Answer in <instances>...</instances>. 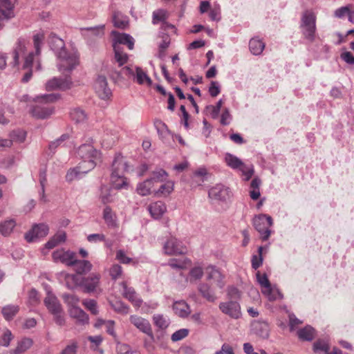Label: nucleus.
<instances>
[{"instance_id": "49530a36", "label": "nucleus", "mask_w": 354, "mask_h": 354, "mask_svg": "<svg viewBox=\"0 0 354 354\" xmlns=\"http://www.w3.org/2000/svg\"><path fill=\"white\" fill-rule=\"evenodd\" d=\"M154 125L156 129H157L158 133L162 138H165L170 134L167 126L161 120H156L154 122Z\"/></svg>"}, {"instance_id": "4468645a", "label": "nucleus", "mask_w": 354, "mask_h": 354, "mask_svg": "<svg viewBox=\"0 0 354 354\" xmlns=\"http://www.w3.org/2000/svg\"><path fill=\"white\" fill-rule=\"evenodd\" d=\"M130 322L140 331L153 338V331L149 322L138 315H131L129 317Z\"/></svg>"}, {"instance_id": "20e7f679", "label": "nucleus", "mask_w": 354, "mask_h": 354, "mask_svg": "<svg viewBox=\"0 0 354 354\" xmlns=\"http://www.w3.org/2000/svg\"><path fill=\"white\" fill-rule=\"evenodd\" d=\"M57 99L54 94L44 95L37 97V104L30 111L32 115L37 119H46L50 117L54 111L52 106L47 104Z\"/></svg>"}, {"instance_id": "13d9d810", "label": "nucleus", "mask_w": 354, "mask_h": 354, "mask_svg": "<svg viewBox=\"0 0 354 354\" xmlns=\"http://www.w3.org/2000/svg\"><path fill=\"white\" fill-rule=\"evenodd\" d=\"M109 274L112 279L116 280L117 279L121 277L122 274V268L120 265L114 264L110 268Z\"/></svg>"}, {"instance_id": "e2e57ef3", "label": "nucleus", "mask_w": 354, "mask_h": 354, "mask_svg": "<svg viewBox=\"0 0 354 354\" xmlns=\"http://www.w3.org/2000/svg\"><path fill=\"white\" fill-rule=\"evenodd\" d=\"M77 348H78V346H77V342H73L71 344L67 345L58 354H77Z\"/></svg>"}, {"instance_id": "f257e3e1", "label": "nucleus", "mask_w": 354, "mask_h": 354, "mask_svg": "<svg viewBox=\"0 0 354 354\" xmlns=\"http://www.w3.org/2000/svg\"><path fill=\"white\" fill-rule=\"evenodd\" d=\"M206 280L212 281L200 283L198 290L202 297L209 302H214L217 299L214 288L222 290L225 285V276L216 266L209 265L205 268Z\"/></svg>"}, {"instance_id": "58836bf2", "label": "nucleus", "mask_w": 354, "mask_h": 354, "mask_svg": "<svg viewBox=\"0 0 354 354\" xmlns=\"http://www.w3.org/2000/svg\"><path fill=\"white\" fill-rule=\"evenodd\" d=\"M205 273V270L201 266H195L191 268L189 272L190 282L200 280Z\"/></svg>"}, {"instance_id": "2f4dec72", "label": "nucleus", "mask_w": 354, "mask_h": 354, "mask_svg": "<svg viewBox=\"0 0 354 354\" xmlns=\"http://www.w3.org/2000/svg\"><path fill=\"white\" fill-rule=\"evenodd\" d=\"M33 344L32 339L28 337L22 338L17 344V347L12 351L13 354H21L29 349Z\"/></svg>"}, {"instance_id": "bf43d9fd", "label": "nucleus", "mask_w": 354, "mask_h": 354, "mask_svg": "<svg viewBox=\"0 0 354 354\" xmlns=\"http://www.w3.org/2000/svg\"><path fill=\"white\" fill-rule=\"evenodd\" d=\"M256 275L257 281L262 287V289L268 288L270 285H271L266 274H261L259 272H257Z\"/></svg>"}, {"instance_id": "39448f33", "label": "nucleus", "mask_w": 354, "mask_h": 354, "mask_svg": "<svg viewBox=\"0 0 354 354\" xmlns=\"http://www.w3.org/2000/svg\"><path fill=\"white\" fill-rule=\"evenodd\" d=\"M100 274L93 273L87 277L82 278L80 283H77V277L75 274H68L66 277V285L68 288H73L68 283V281L71 280L76 285H78L84 288V292L87 293L97 292L100 283Z\"/></svg>"}, {"instance_id": "f3484780", "label": "nucleus", "mask_w": 354, "mask_h": 354, "mask_svg": "<svg viewBox=\"0 0 354 354\" xmlns=\"http://www.w3.org/2000/svg\"><path fill=\"white\" fill-rule=\"evenodd\" d=\"M208 196L212 201H225L229 198L230 191L224 185L218 184L209 189Z\"/></svg>"}, {"instance_id": "ddd939ff", "label": "nucleus", "mask_w": 354, "mask_h": 354, "mask_svg": "<svg viewBox=\"0 0 354 354\" xmlns=\"http://www.w3.org/2000/svg\"><path fill=\"white\" fill-rule=\"evenodd\" d=\"M64 76V77H53L48 80L46 84V89L53 91L56 89L65 90L69 88L72 84L71 76Z\"/></svg>"}, {"instance_id": "9b49d317", "label": "nucleus", "mask_w": 354, "mask_h": 354, "mask_svg": "<svg viewBox=\"0 0 354 354\" xmlns=\"http://www.w3.org/2000/svg\"><path fill=\"white\" fill-rule=\"evenodd\" d=\"M48 226L44 223L35 224L32 229L25 234V239L28 243L34 242L37 239L46 236L48 233Z\"/></svg>"}, {"instance_id": "4be33fe9", "label": "nucleus", "mask_w": 354, "mask_h": 354, "mask_svg": "<svg viewBox=\"0 0 354 354\" xmlns=\"http://www.w3.org/2000/svg\"><path fill=\"white\" fill-rule=\"evenodd\" d=\"M121 285L123 288V296L133 305L140 307L142 301L138 297L135 290L131 287H128L125 282H122Z\"/></svg>"}, {"instance_id": "79ce46f5", "label": "nucleus", "mask_w": 354, "mask_h": 354, "mask_svg": "<svg viewBox=\"0 0 354 354\" xmlns=\"http://www.w3.org/2000/svg\"><path fill=\"white\" fill-rule=\"evenodd\" d=\"M113 47L115 52V61L119 66H122L127 62L128 55L121 50L120 46L113 44Z\"/></svg>"}, {"instance_id": "6e6d98bb", "label": "nucleus", "mask_w": 354, "mask_h": 354, "mask_svg": "<svg viewBox=\"0 0 354 354\" xmlns=\"http://www.w3.org/2000/svg\"><path fill=\"white\" fill-rule=\"evenodd\" d=\"M222 104H223V100H219L215 106L209 105L206 107L207 109L210 111L211 116L213 118H216L218 117L219 112L221 111Z\"/></svg>"}, {"instance_id": "f8f14e48", "label": "nucleus", "mask_w": 354, "mask_h": 354, "mask_svg": "<svg viewBox=\"0 0 354 354\" xmlns=\"http://www.w3.org/2000/svg\"><path fill=\"white\" fill-rule=\"evenodd\" d=\"M165 254L169 255L182 254L186 252V248L182 242L175 237L169 238L163 247Z\"/></svg>"}, {"instance_id": "a18cd8bd", "label": "nucleus", "mask_w": 354, "mask_h": 354, "mask_svg": "<svg viewBox=\"0 0 354 354\" xmlns=\"http://www.w3.org/2000/svg\"><path fill=\"white\" fill-rule=\"evenodd\" d=\"M167 177V173L165 170L159 169L158 170L153 171L151 174V176L148 179L151 180V182L155 183L164 181L166 180Z\"/></svg>"}, {"instance_id": "7c9ffc66", "label": "nucleus", "mask_w": 354, "mask_h": 354, "mask_svg": "<svg viewBox=\"0 0 354 354\" xmlns=\"http://www.w3.org/2000/svg\"><path fill=\"white\" fill-rule=\"evenodd\" d=\"M75 270L77 274H82L89 272L92 268V264L86 260H77L75 259L73 264Z\"/></svg>"}, {"instance_id": "8fccbe9b", "label": "nucleus", "mask_w": 354, "mask_h": 354, "mask_svg": "<svg viewBox=\"0 0 354 354\" xmlns=\"http://www.w3.org/2000/svg\"><path fill=\"white\" fill-rule=\"evenodd\" d=\"M262 250L263 247L260 246L258 248L259 254H254L252 257V268L254 270H257L263 263Z\"/></svg>"}, {"instance_id": "864d4df0", "label": "nucleus", "mask_w": 354, "mask_h": 354, "mask_svg": "<svg viewBox=\"0 0 354 354\" xmlns=\"http://www.w3.org/2000/svg\"><path fill=\"white\" fill-rule=\"evenodd\" d=\"M44 39V35L42 32L37 33L33 36V43L37 55L40 53L41 46Z\"/></svg>"}, {"instance_id": "774afa93", "label": "nucleus", "mask_w": 354, "mask_h": 354, "mask_svg": "<svg viewBox=\"0 0 354 354\" xmlns=\"http://www.w3.org/2000/svg\"><path fill=\"white\" fill-rule=\"evenodd\" d=\"M186 261L178 259H171L169 261V266L174 269H184L186 268Z\"/></svg>"}, {"instance_id": "ea45409f", "label": "nucleus", "mask_w": 354, "mask_h": 354, "mask_svg": "<svg viewBox=\"0 0 354 354\" xmlns=\"http://www.w3.org/2000/svg\"><path fill=\"white\" fill-rule=\"evenodd\" d=\"M174 190V183L171 181H167L162 184L160 188L154 191V194L158 196H167Z\"/></svg>"}, {"instance_id": "c03bdc74", "label": "nucleus", "mask_w": 354, "mask_h": 354, "mask_svg": "<svg viewBox=\"0 0 354 354\" xmlns=\"http://www.w3.org/2000/svg\"><path fill=\"white\" fill-rule=\"evenodd\" d=\"M153 321L157 327L160 329H165L167 328L169 324V320L162 315L156 314L153 316Z\"/></svg>"}, {"instance_id": "aec40b11", "label": "nucleus", "mask_w": 354, "mask_h": 354, "mask_svg": "<svg viewBox=\"0 0 354 354\" xmlns=\"http://www.w3.org/2000/svg\"><path fill=\"white\" fill-rule=\"evenodd\" d=\"M44 304L51 314L57 313L63 310L56 296L50 290L47 291V296L44 299Z\"/></svg>"}, {"instance_id": "a19ab883", "label": "nucleus", "mask_w": 354, "mask_h": 354, "mask_svg": "<svg viewBox=\"0 0 354 354\" xmlns=\"http://www.w3.org/2000/svg\"><path fill=\"white\" fill-rule=\"evenodd\" d=\"M70 116L72 120L76 123L83 122L86 118V114L84 111L80 108H75L70 112Z\"/></svg>"}, {"instance_id": "c9c22d12", "label": "nucleus", "mask_w": 354, "mask_h": 354, "mask_svg": "<svg viewBox=\"0 0 354 354\" xmlns=\"http://www.w3.org/2000/svg\"><path fill=\"white\" fill-rule=\"evenodd\" d=\"M153 183L151 180L147 179L144 182L138 185L137 192L141 196H147L151 194V190L153 187Z\"/></svg>"}, {"instance_id": "69168bd1", "label": "nucleus", "mask_w": 354, "mask_h": 354, "mask_svg": "<svg viewBox=\"0 0 354 354\" xmlns=\"http://www.w3.org/2000/svg\"><path fill=\"white\" fill-rule=\"evenodd\" d=\"M100 198L104 204L111 203L113 201L110 190L107 187H104L102 189Z\"/></svg>"}, {"instance_id": "3c124183", "label": "nucleus", "mask_w": 354, "mask_h": 354, "mask_svg": "<svg viewBox=\"0 0 354 354\" xmlns=\"http://www.w3.org/2000/svg\"><path fill=\"white\" fill-rule=\"evenodd\" d=\"M103 218L106 223L109 226H114L115 225V221L114 219V215L112 212L111 209L109 207H106L103 212Z\"/></svg>"}, {"instance_id": "603ef678", "label": "nucleus", "mask_w": 354, "mask_h": 354, "mask_svg": "<svg viewBox=\"0 0 354 354\" xmlns=\"http://www.w3.org/2000/svg\"><path fill=\"white\" fill-rule=\"evenodd\" d=\"M118 354H141L138 350L132 349L128 344H120L117 346Z\"/></svg>"}, {"instance_id": "09e8293b", "label": "nucleus", "mask_w": 354, "mask_h": 354, "mask_svg": "<svg viewBox=\"0 0 354 354\" xmlns=\"http://www.w3.org/2000/svg\"><path fill=\"white\" fill-rule=\"evenodd\" d=\"M62 298L66 304L70 307H77L80 299L77 296L73 294H64Z\"/></svg>"}, {"instance_id": "052dcab7", "label": "nucleus", "mask_w": 354, "mask_h": 354, "mask_svg": "<svg viewBox=\"0 0 354 354\" xmlns=\"http://www.w3.org/2000/svg\"><path fill=\"white\" fill-rule=\"evenodd\" d=\"M113 186L116 189H120L126 188L127 187V178L122 176V177L118 178V179H111Z\"/></svg>"}, {"instance_id": "6e6552de", "label": "nucleus", "mask_w": 354, "mask_h": 354, "mask_svg": "<svg viewBox=\"0 0 354 354\" xmlns=\"http://www.w3.org/2000/svg\"><path fill=\"white\" fill-rule=\"evenodd\" d=\"M225 162L231 168L239 169L241 171L242 174L245 176V180H248L253 175L254 169L252 166L246 165L239 158L232 154L227 153L225 155Z\"/></svg>"}, {"instance_id": "1a4fd4ad", "label": "nucleus", "mask_w": 354, "mask_h": 354, "mask_svg": "<svg viewBox=\"0 0 354 354\" xmlns=\"http://www.w3.org/2000/svg\"><path fill=\"white\" fill-rule=\"evenodd\" d=\"M93 168L94 165L92 162H90L88 165H85V162H80L75 167L71 168L68 170L66 174V180L71 183L75 180L80 179L84 174H87Z\"/></svg>"}, {"instance_id": "e433bc0d", "label": "nucleus", "mask_w": 354, "mask_h": 354, "mask_svg": "<svg viewBox=\"0 0 354 354\" xmlns=\"http://www.w3.org/2000/svg\"><path fill=\"white\" fill-rule=\"evenodd\" d=\"M168 12L164 9H158L153 12L152 15V23L153 24H158L162 22V24L168 19Z\"/></svg>"}, {"instance_id": "a211bd4d", "label": "nucleus", "mask_w": 354, "mask_h": 354, "mask_svg": "<svg viewBox=\"0 0 354 354\" xmlns=\"http://www.w3.org/2000/svg\"><path fill=\"white\" fill-rule=\"evenodd\" d=\"M53 258L56 262L60 261L68 266H72L75 263V253L69 250H58L53 253Z\"/></svg>"}, {"instance_id": "4d7b16f0", "label": "nucleus", "mask_w": 354, "mask_h": 354, "mask_svg": "<svg viewBox=\"0 0 354 354\" xmlns=\"http://www.w3.org/2000/svg\"><path fill=\"white\" fill-rule=\"evenodd\" d=\"M189 334V330L186 328L180 329L174 333L171 337L173 342H178L186 337Z\"/></svg>"}, {"instance_id": "c85d7f7f", "label": "nucleus", "mask_w": 354, "mask_h": 354, "mask_svg": "<svg viewBox=\"0 0 354 354\" xmlns=\"http://www.w3.org/2000/svg\"><path fill=\"white\" fill-rule=\"evenodd\" d=\"M16 226L15 220L10 218L0 222V233L3 236H9Z\"/></svg>"}, {"instance_id": "72a5a7b5", "label": "nucleus", "mask_w": 354, "mask_h": 354, "mask_svg": "<svg viewBox=\"0 0 354 354\" xmlns=\"http://www.w3.org/2000/svg\"><path fill=\"white\" fill-rule=\"evenodd\" d=\"M113 23L116 28L124 29L128 25V20L121 12H115L113 15Z\"/></svg>"}, {"instance_id": "f03ea898", "label": "nucleus", "mask_w": 354, "mask_h": 354, "mask_svg": "<svg viewBox=\"0 0 354 354\" xmlns=\"http://www.w3.org/2000/svg\"><path fill=\"white\" fill-rule=\"evenodd\" d=\"M57 57V67L63 75L71 76V72L79 65V55L75 49H67L59 53Z\"/></svg>"}, {"instance_id": "37998d69", "label": "nucleus", "mask_w": 354, "mask_h": 354, "mask_svg": "<svg viewBox=\"0 0 354 354\" xmlns=\"http://www.w3.org/2000/svg\"><path fill=\"white\" fill-rule=\"evenodd\" d=\"M136 79L139 84H142L145 82H146L148 85H151L152 83L151 78L139 67L136 68Z\"/></svg>"}, {"instance_id": "2eb2a0df", "label": "nucleus", "mask_w": 354, "mask_h": 354, "mask_svg": "<svg viewBox=\"0 0 354 354\" xmlns=\"http://www.w3.org/2000/svg\"><path fill=\"white\" fill-rule=\"evenodd\" d=\"M94 88L97 95L102 100L109 99L112 93L108 87L106 78L103 75H99L96 79Z\"/></svg>"}, {"instance_id": "5fc2aeb1", "label": "nucleus", "mask_w": 354, "mask_h": 354, "mask_svg": "<svg viewBox=\"0 0 354 354\" xmlns=\"http://www.w3.org/2000/svg\"><path fill=\"white\" fill-rule=\"evenodd\" d=\"M83 305L93 315L98 313L97 302L94 299H86L82 302Z\"/></svg>"}, {"instance_id": "de8ad7c7", "label": "nucleus", "mask_w": 354, "mask_h": 354, "mask_svg": "<svg viewBox=\"0 0 354 354\" xmlns=\"http://www.w3.org/2000/svg\"><path fill=\"white\" fill-rule=\"evenodd\" d=\"M0 8L3 15L6 18H10L12 5L10 0H0Z\"/></svg>"}, {"instance_id": "b1692460", "label": "nucleus", "mask_w": 354, "mask_h": 354, "mask_svg": "<svg viewBox=\"0 0 354 354\" xmlns=\"http://www.w3.org/2000/svg\"><path fill=\"white\" fill-rule=\"evenodd\" d=\"M173 310L176 315L182 318L187 317L191 313L189 306L183 300L175 301Z\"/></svg>"}, {"instance_id": "f704fd0d", "label": "nucleus", "mask_w": 354, "mask_h": 354, "mask_svg": "<svg viewBox=\"0 0 354 354\" xmlns=\"http://www.w3.org/2000/svg\"><path fill=\"white\" fill-rule=\"evenodd\" d=\"M299 339L304 341H311L315 336V330L310 326H306L297 332Z\"/></svg>"}, {"instance_id": "6ab92c4d", "label": "nucleus", "mask_w": 354, "mask_h": 354, "mask_svg": "<svg viewBox=\"0 0 354 354\" xmlns=\"http://www.w3.org/2000/svg\"><path fill=\"white\" fill-rule=\"evenodd\" d=\"M113 45L115 44L120 46L121 44L127 45L129 50L134 47V39L129 34L120 33L117 31H112Z\"/></svg>"}, {"instance_id": "473e14b6", "label": "nucleus", "mask_w": 354, "mask_h": 354, "mask_svg": "<svg viewBox=\"0 0 354 354\" xmlns=\"http://www.w3.org/2000/svg\"><path fill=\"white\" fill-rule=\"evenodd\" d=\"M19 310V307L17 305L10 304L2 308L1 313L5 319L9 321L14 318Z\"/></svg>"}, {"instance_id": "393cba45", "label": "nucleus", "mask_w": 354, "mask_h": 354, "mask_svg": "<svg viewBox=\"0 0 354 354\" xmlns=\"http://www.w3.org/2000/svg\"><path fill=\"white\" fill-rule=\"evenodd\" d=\"M148 209L151 216L155 219L160 218L167 210L165 204L162 201H157L150 204Z\"/></svg>"}, {"instance_id": "5701e85b", "label": "nucleus", "mask_w": 354, "mask_h": 354, "mask_svg": "<svg viewBox=\"0 0 354 354\" xmlns=\"http://www.w3.org/2000/svg\"><path fill=\"white\" fill-rule=\"evenodd\" d=\"M48 43L50 48L54 51L55 56H57L59 53L66 51L67 50V48L65 47V43L64 40L53 33L50 35Z\"/></svg>"}, {"instance_id": "c756f323", "label": "nucleus", "mask_w": 354, "mask_h": 354, "mask_svg": "<svg viewBox=\"0 0 354 354\" xmlns=\"http://www.w3.org/2000/svg\"><path fill=\"white\" fill-rule=\"evenodd\" d=\"M250 52L254 55H259L265 48V44L258 38H252L249 42Z\"/></svg>"}, {"instance_id": "0eeeda50", "label": "nucleus", "mask_w": 354, "mask_h": 354, "mask_svg": "<svg viewBox=\"0 0 354 354\" xmlns=\"http://www.w3.org/2000/svg\"><path fill=\"white\" fill-rule=\"evenodd\" d=\"M77 155L82 160L81 162H85V165H88V163L92 162L94 167L101 158L100 152L91 144L82 145L77 150Z\"/></svg>"}, {"instance_id": "cd10ccee", "label": "nucleus", "mask_w": 354, "mask_h": 354, "mask_svg": "<svg viewBox=\"0 0 354 354\" xmlns=\"http://www.w3.org/2000/svg\"><path fill=\"white\" fill-rule=\"evenodd\" d=\"M70 316L77 320V322L85 324L88 323V316L80 308L73 307L69 308Z\"/></svg>"}, {"instance_id": "9d476101", "label": "nucleus", "mask_w": 354, "mask_h": 354, "mask_svg": "<svg viewBox=\"0 0 354 354\" xmlns=\"http://www.w3.org/2000/svg\"><path fill=\"white\" fill-rule=\"evenodd\" d=\"M220 310L232 319H237L241 316V306L236 301H227L219 304Z\"/></svg>"}, {"instance_id": "dca6fc26", "label": "nucleus", "mask_w": 354, "mask_h": 354, "mask_svg": "<svg viewBox=\"0 0 354 354\" xmlns=\"http://www.w3.org/2000/svg\"><path fill=\"white\" fill-rule=\"evenodd\" d=\"M128 170L127 162L120 155L116 156L112 164L111 179H118Z\"/></svg>"}, {"instance_id": "bb28decb", "label": "nucleus", "mask_w": 354, "mask_h": 354, "mask_svg": "<svg viewBox=\"0 0 354 354\" xmlns=\"http://www.w3.org/2000/svg\"><path fill=\"white\" fill-rule=\"evenodd\" d=\"M27 44L28 41L24 37H19L17 39L13 51L14 62L15 65L19 64V57L24 55Z\"/></svg>"}, {"instance_id": "0e129e2a", "label": "nucleus", "mask_w": 354, "mask_h": 354, "mask_svg": "<svg viewBox=\"0 0 354 354\" xmlns=\"http://www.w3.org/2000/svg\"><path fill=\"white\" fill-rule=\"evenodd\" d=\"M350 7L351 6H346L337 8L335 11V17L339 19L344 17L346 15H348V17H349Z\"/></svg>"}, {"instance_id": "a878e982", "label": "nucleus", "mask_w": 354, "mask_h": 354, "mask_svg": "<svg viewBox=\"0 0 354 354\" xmlns=\"http://www.w3.org/2000/svg\"><path fill=\"white\" fill-rule=\"evenodd\" d=\"M261 292L270 301L281 300L283 298V294L276 286L270 285L269 287L262 289Z\"/></svg>"}, {"instance_id": "412c9836", "label": "nucleus", "mask_w": 354, "mask_h": 354, "mask_svg": "<svg viewBox=\"0 0 354 354\" xmlns=\"http://www.w3.org/2000/svg\"><path fill=\"white\" fill-rule=\"evenodd\" d=\"M252 330L259 337L266 339L269 336L270 328L266 322L259 320L252 322Z\"/></svg>"}, {"instance_id": "4c0bfd02", "label": "nucleus", "mask_w": 354, "mask_h": 354, "mask_svg": "<svg viewBox=\"0 0 354 354\" xmlns=\"http://www.w3.org/2000/svg\"><path fill=\"white\" fill-rule=\"evenodd\" d=\"M110 305L112 308L118 313L121 315H127L129 311V307L120 300L111 301Z\"/></svg>"}, {"instance_id": "338daca9", "label": "nucleus", "mask_w": 354, "mask_h": 354, "mask_svg": "<svg viewBox=\"0 0 354 354\" xmlns=\"http://www.w3.org/2000/svg\"><path fill=\"white\" fill-rule=\"evenodd\" d=\"M221 92L220 85L218 82H211L209 87V93L212 97H216Z\"/></svg>"}, {"instance_id": "680f3d73", "label": "nucleus", "mask_w": 354, "mask_h": 354, "mask_svg": "<svg viewBox=\"0 0 354 354\" xmlns=\"http://www.w3.org/2000/svg\"><path fill=\"white\" fill-rule=\"evenodd\" d=\"M209 16L212 21H219L221 19V8L219 5H215L210 9Z\"/></svg>"}, {"instance_id": "423d86ee", "label": "nucleus", "mask_w": 354, "mask_h": 354, "mask_svg": "<svg viewBox=\"0 0 354 354\" xmlns=\"http://www.w3.org/2000/svg\"><path fill=\"white\" fill-rule=\"evenodd\" d=\"M272 224V217L266 214H259L253 219V225L261 234L263 241H266L270 237L271 234L270 227Z\"/></svg>"}, {"instance_id": "7ed1b4c3", "label": "nucleus", "mask_w": 354, "mask_h": 354, "mask_svg": "<svg viewBox=\"0 0 354 354\" xmlns=\"http://www.w3.org/2000/svg\"><path fill=\"white\" fill-rule=\"evenodd\" d=\"M316 20V15L312 10H305L301 15L299 26L301 32L304 38L310 42H313L315 40Z\"/></svg>"}]
</instances>
